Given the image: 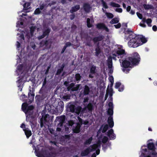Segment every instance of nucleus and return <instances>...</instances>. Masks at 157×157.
Returning a JSON list of instances; mask_svg holds the SVG:
<instances>
[{"label":"nucleus","mask_w":157,"mask_h":157,"mask_svg":"<svg viewBox=\"0 0 157 157\" xmlns=\"http://www.w3.org/2000/svg\"><path fill=\"white\" fill-rule=\"evenodd\" d=\"M94 21L93 20H90V18H88L87 19V25L88 27L90 28L92 26V24L94 22Z\"/></svg>","instance_id":"obj_20"},{"label":"nucleus","mask_w":157,"mask_h":157,"mask_svg":"<svg viewBox=\"0 0 157 157\" xmlns=\"http://www.w3.org/2000/svg\"><path fill=\"white\" fill-rule=\"evenodd\" d=\"M119 22L118 19L117 18H114L113 19L110 21V23L112 24H116Z\"/></svg>","instance_id":"obj_25"},{"label":"nucleus","mask_w":157,"mask_h":157,"mask_svg":"<svg viewBox=\"0 0 157 157\" xmlns=\"http://www.w3.org/2000/svg\"><path fill=\"white\" fill-rule=\"evenodd\" d=\"M44 6L43 4L40 6L39 9L40 10H42L44 8Z\"/></svg>","instance_id":"obj_60"},{"label":"nucleus","mask_w":157,"mask_h":157,"mask_svg":"<svg viewBox=\"0 0 157 157\" xmlns=\"http://www.w3.org/2000/svg\"><path fill=\"white\" fill-rule=\"evenodd\" d=\"M75 111L74 112L76 113L78 115L81 112V108L80 106H78L75 109Z\"/></svg>","instance_id":"obj_23"},{"label":"nucleus","mask_w":157,"mask_h":157,"mask_svg":"<svg viewBox=\"0 0 157 157\" xmlns=\"http://www.w3.org/2000/svg\"><path fill=\"white\" fill-rule=\"evenodd\" d=\"M144 6L145 9H151L152 7L151 6L149 5L144 4Z\"/></svg>","instance_id":"obj_42"},{"label":"nucleus","mask_w":157,"mask_h":157,"mask_svg":"<svg viewBox=\"0 0 157 157\" xmlns=\"http://www.w3.org/2000/svg\"><path fill=\"white\" fill-rule=\"evenodd\" d=\"M108 122L110 128L112 127L114 125V123L113 121V118L110 116L108 119Z\"/></svg>","instance_id":"obj_16"},{"label":"nucleus","mask_w":157,"mask_h":157,"mask_svg":"<svg viewBox=\"0 0 157 157\" xmlns=\"http://www.w3.org/2000/svg\"><path fill=\"white\" fill-rule=\"evenodd\" d=\"M109 126L108 124H106L104 125L103 127V129L102 131L103 133H104L107 131L108 128Z\"/></svg>","instance_id":"obj_33"},{"label":"nucleus","mask_w":157,"mask_h":157,"mask_svg":"<svg viewBox=\"0 0 157 157\" xmlns=\"http://www.w3.org/2000/svg\"><path fill=\"white\" fill-rule=\"evenodd\" d=\"M75 78L76 81H79L81 79V76L79 74H77L75 75Z\"/></svg>","instance_id":"obj_39"},{"label":"nucleus","mask_w":157,"mask_h":157,"mask_svg":"<svg viewBox=\"0 0 157 157\" xmlns=\"http://www.w3.org/2000/svg\"><path fill=\"white\" fill-rule=\"evenodd\" d=\"M80 86V85L78 84L76 86L77 88L76 89H71V90L72 91H77L79 89Z\"/></svg>","instance_id":"obj_46"},{"label":"nucleus","mask_w":157,"mask_h":157,"mask_svg":"<svg viewBox=\"0 0 157 157\" xmlns=\"http://www.w3.org/2000/svg\"><path fill=\"white\" fill-rule=\"evenodd\" d=\"M108 139L107 137L104 136L102 139V142L103 143H105L108 141Z\"/></svg>","instance_id":"obj_41"},{"label":"nucleus","mask_w":157,"mask_h":157,"mask_svg":"<svg viewBox=\"0 0 157 157\" xmlns=\"http://www.w3.org/2000/svg\"><path fill=\"white\" fill-rule=\"evenodd\" d=\"M151 22L152 20L150 18H148L146 20V22L149 26L151 27Z\"/></svg>","instance_id":"obj_38"},{"label":"nucleus","mask_w":157,"mask_h":157,"mask_svg":"<svg viewBox=\"0 0 157 157\" xmlns=\"http://www.w3.org/2000/svg\"><path fill=\"white\" fill-rule=\"evenodd\" d=\"M136 14L139 18L140 19H142V15L141 13L139 12H137Z\"/></svg>","instance_id":"obj_49"},{"label":"nucleus","mask_w":157,"mask_h":157,"mask_svg":"<svg viewBox=\"0 0 157 157\" xmlns=\"http://www.w3.org/2000/svg\"><path fill=\"white\" fill-rule=\"evenodd\" d=\"M152 29L154 31H156L157 29V28L156 26L154 25L152 27Z\"/></svg>","instance_id":"obj_62"},{"label":"nucleus","mask_w":157,"mask_h":157,"mask_svg":"<svg viewBox=\"0 0 157 157\" xmlns=\"http://www.w3.org/2000/svg\"><path fill=\"white\" fill-rule=\"evenodd\" d=\"M101 3L102 5L103 6L105 9H107L108 6L107 5L106 3L104 2V0H101Z\"/></svg>","instance_id":"obj_35"},{"label":"nucleus","mask_w":157,"mask_h":157,"mask_svg":"<svg viewBox=\"0 0 157 157\" xmlns=\"http://www.w3.org/2000/svg\"><path fill=\"white\" fill-rule=\"evenodd\" d=\"M107 135L110 138L114 139L115 138V136L113 133V129H111L107 132Z\"/></svg>","instance_id":"obj_12"},{"label":"nucleus","mask_w":157,"mask_h":157,"mask_svg":"<svg viewBox=\"0 0 157 157\" xmlns=\"http://www.w3.org/2000/svg\"><path fill=\"white\" fill-rule=\"evenodd\" d=\"M56 155L55 154H54L53 153H52L51 154V156H49L48 155H38V157H55L56 156Z\"/></svg>","instance_id":"obj_30"},{"label":"nucleus","mask_w":157,"mask_h":157,"mask_svg":"<svg viewBox=\"0 0 157 157\" xmlns=\"http://www.w3.org/2000/svg\"><path fill=\"white\" fill-rule=\"evenodd\" d=\"M113 108H109L108 110V113L110 115H112L113 114Z\"/></svg>","instance_id":"obj_40"},{"label":"nucleus","mask_w":157,"mask_h":157,"mask_svg":"<svg viewBox=\"0 0 157 157\" xmlns=\"http://www.w3.org/2000/svg\"><path fill=\"white\" fill-rule=\"evenodd\" d=\"M80 124H77L76 127H75L73 129L74 132L76 133H78L79 132H80Z\"/></svg>","instance_id":"obj_18"},{"label":"nucleus","mask_w":157,"mask_h":157,"mask_svg":"<svg viewBox=\"0 0 157 157\" xmlns=\"http://www.w3.org/2000/svg\"><path fill=\"white\" fill-rule=\"evenodd\" d=\"M104 38V36L101 35L94 37L93 39V41L94 43L102 40Z\"/></svg>","instance_id":"obj_15"},{"label":"nucleus","mask_w":157,"mask_h":157,"mask_svg":"<svg viewBox=\"0 0 157 157\" xmlns=\"http://www.w3.org/2000/svg\"><path fill=\"white\" fill-rule=\"evenodd\" d=\"M78 119L79 121V122L82 124H83L85 125H86L88 123V121H87V120H86L85 121H83V122H82V119L80 118L79 117H78Z\"/></svg>","instance_id":"obj_31"},{"label":"nucleus","mask_w":157,"mask_h":157,"mask_svg":"<svg viewBox=\"0 0 157 157\" xmlns=\"http://www.w3.org/2000/svg\"><path fill=\"white\" fill-rule=\"evenodd\" d=\"M115 11L119 13H121L122 11V10L121 8H118L116 9Z\"/></svg>","instance_id":"obj_51"},{"label":"nucleus","mask_w":157,"mask_h":157,"mask_svg":"<svg viewBox=\"0 0 157 157\" xmlns=\"http://www.w3.org/2000/svg\"><path fill=\"white\" fill-rule=\"evenodd\" d=\"M35 29V28L34 27H32L31 28H30V31L31 33H33V31H34V30Z\"/></svg>","instance_id":"obj_58"},{"label":"nucleus","mask_w":157,"mask_h":157,"mask_svg":"<svg viewBox=\"0 0 157 157\" xmlns=\"http://www.w3.org/2000/svg\"><path fill=\"white\" fill-rule=\"evenodd\" d=\"M88 98H85L84 99V102H86L88 101Z\"/></svg>","instance_id":"obj_64"},{"label":"nucleus","mask_w":157,"mask_h":157,"mask_svg":"<svg viewBox=\"0 0 157 157\" xmlns=\"http://www.w3.org/2000/svg\"><path fill=\"white\" fill-rule=\"evenodd\" d=\"M109 79L111 83L112 84H113V77L111 76L110 77V78H109Z\"/></svg>","instance_id":"obj_54"},{"label":"nucleus","mask_w":157,"mask_h":157,"mask_svg":"<svg viewBox=\"0 0 157 157\" xmlns=\"http://www.w3.org/2000/svg\"><path fill=\"white\" fill-rule=\"evenodd\" d=\"M121 85V83L120 82H118L116 83V85H115L116 88H118Z\"/></svg>","instance_id":"obj_55"},{"label":"nucleus","mask_w":157,"mask_h":157,"mask_svg":"<svg viewBox=\"0 0 157 157\" xmlns=\"http://www.w3.org/2000/svg\"><path fill=\"white\" fill-rule=\"evenodd\" d=\"M127 39H130L128 44L130 47L136 48L142 45L147 41L146 39L143 36H136L133 33L128 35V37L127 38Z\"/></svg>","instance_id":"obj_1"},{"label":"nucleus","mask_w":157,"mask_h":157,"mask_svg":"<svg viewBox=\"0 0 157 157\" xmlns=\"http://www.w3.org/2000/svg\"><path fill=\"white\" fill-rule=\"evenodd\" d=\"M65 118V116H62L56 117V120L59 122L58 125V127H62V126L63 124Z\"/></svg>","instance_id":"obj_8"},{"label":"nucleus","mask_w":157,"mask_h":157,"mask_svg":"<svg viewBox=\"0 0 157 157\" xmlns=\"http://www.w3.org/2000/svg\"><path fill=\"white\" fill-rule=\"evenodd\" d=\"M80 6L79 5H77L74 6L72 7L71 10H70V12L71 13H73L74 12H76L80 9Z\"/></svg>","instance_id":"obj_13"},{"label":"nucleus","mask_w":157,"mask_h":157,"mask_svg":"<svg viewBox=\"0 0 157 157\" xmlns=\"http://www.w3.org/2000/svg\"><path fill=\"white\" fill-rule=\"evenodd\" d=\"M93 109V105L90 103H89L87 106L84 107L82 110V112L83 113H87L91 112Z\"/></svg>","instance_id":"obj_7"},{"label":"nucleus","mask_w":157,"mask_h":157,"mask_svg":"<svg viewBox=\"0 0 157 157\" xmlns=\"http://www.w3.org/2000/svg\"><path fill=\"white\" fill-rule=\"evenodd\" d=\"M30 6V3H25L24 4L23 6L25 9H27L29 8Z\"/></svg>","instance_id":"obj_37"},{"label":"nucleus","mask_w":157,"mask_h":157,"mask_svg":"<svg viewBox=\"0 0 157 157\" xmlns=\"http://www.w3.org/2000/svg\"><path fill=\"white\" fill-rule=\"evenodd\" d=\"M148 147L149 149L153 150L154 148V144L152 143H149L148 145Z\"/></svg>","instance_id":"obj_28"},{"label":"nucleus","mask_w":157,"mask_h":157,"mask_svg":"<svg viewBox=\"0 0 157 157\" xmlns=\"http://www.w3.org/2000/svg\"><path fill=\"white\" fill-rule=\"evenodd\" d=\"M51 118L49 115L48 114H44L42 115V117L40 119V126L43 127V124L45 122H49Z\"/></svg>","instance_id":"obj_6"},{"label":"nucleus","mask_w":157,"mask_h":157,"mask_svg":"<svg viewBox=\"0 0 157 157\" xmlns=\"http://www.w3.org/2000/svg\"><path fill=\"white\" fill-rule=\"evenodd\" d=\"M114 26L116 28L118 29V28H119L121 27V23H119L118 24H117V25H114Z\"/></svg>","instance_id":"obj_48"},{"label":"nucleus","mask_w":157,"mask_h":157,"mask_svg":"<svg viewBox=\"0 0 157 157\" xmlns=\"http://www.w3.org/2000/svg\"><path fill=\"white\" fill-rule=\"evenodd\" d=\"M107 91V93H108V95L109 94V95L110 96V98H111V99H112V97L113 95V92H112V90H109L108 91Z\"/></svg>","instance_id":"obj_43"},{"label":"nucleus","mask_w":157,"mask_h":157,"mask_svg":"<svg viewBox=\"0 0 157 157\" xmlns=\"http://www.w3.org/2000/svg\"><path fill=\"white\" fill-rule=\"evenodd\" d=\"M103 29L105 30V31L107 32H109V30L108 28L106 27L105 25H104Z\"/></svg>","instance_id":"obj_56"},{"label":"nucleus","mask_w":157,"mask_h":157,"mask_svg":"<svg viewBox=\"0 0 157 157\" xmlns=\"http://www.w3.org/2000/svg\"><path fill=\"white\" fill-rule=\"evenodd\" d=\"M63 99L65 100H67L68 99H70V96L68 95L63 96Z\"/></svg>","instance_id":"obj_45"},{"label":"nucleus","mask_w":157,"mask_h":157,"mask_svg":"<svg viewBox=\"0 0 157 157\" xmlns=\"http://www.w3.org/2000/svg\"><path fill=\"white\" fill-rule=\"evenodd\" d=\"M71 43L70 42H67L66 44H65V47H68V46H71Z\"/></svg>","instance_id":"obj_52"},{"label":"nucleus","mask_w":157,"mask_h":157,"mask_svg":"<svg viewBox=\"0 0 157 157\" xmlns=\"http://www.w3.org/2000/svg\"><path fill=\"white\" fill-rule=\"evenodd\" d=\"M96 66L94 65H93L91 66L90 70V74L89 75V77L90 78H93L94 77V76L93 75L94 74L96 73Z\"/></svg>","instance_id":"obj_10"},{"label":"nucleus","mask_w":157,"mask_h":157,"mask_svg":"<svg viewBox=\"0 0 157 157\" xmlns=\"http://www.w3.org/2000/svg\"><path fill=\"white\" fill-rule=\"evenodd\" d=\"M95 55L97 56H98L99 54L101 52V50L99 48V45H98L96 48L95 49Z\"/></svg>","instance_id":"obj_26"},{"label":"nucleus","mask_w":157,"mask_h":157,"mask_svg":"<svg viewBox=\"0 0 157 157\" xmlns=\"http://www.w3.org/2000/svg\"><path fill=\"white\" fill-rule=\"evenodd\" d=\"M21 127L23 128V129H26L25 128V125L23 123L21 124Z\"/></svg>","instance_id":"obj_63"},{"label":"nucleus","mask_w":157,"mask_h":157,"mask_svg":"<svg viewBox=\"0 0 157 157\" xmlns=\"http://www.w3.org/2000/svg\"><path fill=\"white\" fill-rule=\"evenodd\" d=\"M64 107V104L62 102H59L57 107V110L58 111H62L63 110Z\"/></svg>","instance_id":"obj_14"},{"label":"nucleus","mask_w":157,"mask_h":157,"mask_svg":"<svg viewBox=\"0 0 157 157\" xmlns=\"http://www.w3.org/2000/svg\"><path fill=\"white\" fill-rule=\"evenodd\" d=\"M74 84L73 83H71L70 84V86H68L67 88V89L68 91H69L71 88L73 86Z\"/></svg>","instance_id":"obj_50"},{"label":"nucleus","mask_w":157,"mask_h":157,"mask_svg":"<svg viewBox=\"0 0 157 157\" xmlns=\"http://www.w3.org/2000/svg\"><path fill=\"white\" fill-rule=\"evenodd\" d=\"M25 135L27 138H29L32 135L31 132L29 129L26 128L24 129Z\"/></svg>","instance_id":"obj_19"},{"label":"nucleus","mask_w":157,"mask_h":157,"mask_svg":"<svg viewBox=\"0 0 157 157\" xmlns=\"http://www.w3.org/2000/svg\"><path fill=\"white\" fill-rule=\"evenodd\" d=\"M46 36L44 35V34H43V35H42L41 36H39L38 37V38L39 40L41 39L44 37H45Z\"/></svg>","instance_id":"obj_53"},{"label":"nucleus","mask_w":157,"mask_h":157,"mask_svg":"<svg viewBox=\"0 0 157 157\" xmlns=\"http://www.w3.org/2000/svg\"><path fill=\"white\" fill-rule=\"evenodd\" d=\"M90 92V88L89 86L87 85L84 86L83 93L84 95H88Z\"/></svg>","instance_id":"obj_17"},{"label":"nucleus","mask_w":157,"mask_h":157,"mask_svg":"<svg viewBox=\"0 0 157 157\" xmlns=\"http://www.w3.org/2000/svg\"><path fill=\"white\" fill-rule=\"evenodd\" d=\"M40 9L39 8H37L34 12V13L35 14H38L40 13Z\"/></svg>","instance_id":"obj_44"},{"label":"nucleus","mask_w":157,"mask_h":157,"mask_svg":"<svg viewBox=\"0 0 157 157\" xmlns=\"http://www.w3.org/2000/svg\"><path fill=\"white\" fill-rule=\"evenodd\" d=\"M41 46H44V45H45L46 47H47L48 46V42L47 40L42 41L40 43Z\"/></svg>","instance_id":"obj_27"},{"label":"nucleus","mask_w":157,"mask_h":157,"mask_svg":"<svg viewBox=\"0 0 157 157\" xmlns=\"http://www.w3.org/2000/svg\"><path fill=\"white\" fill-rule=\"evenodd\" d=\"M50 143H51L52 145H54L56 146H57V143H56L55 141H50Z\"/></svg>","instance_id":"obj_59"},{"label":"nucleus","mask_w":157,"mask_h":157,"mask_svg":"<svg viewBox=\"0 0 157 157\" xmlns=\"http://www.w3.org/2000/svg\"><path fill=\"white\" fill-rule=\"evenodd\" d=\"M22 109L26 115H30L32 114L33 113V110L34 109V107L32 105L28 106L27 104L24 103L22 105Z\"/></svg>","instance_id":"obj_4"},{"label":"nucleus","mask_w":157,"mask_h":157,"mask_svg":"<svg viewBox=\"0 0 157 157\" xmlns=\"http://www.w3.org/2000/svg\"><path fill=\"white\" fill-rule=\"evenodd\" d=\"M50 32V29L48 28H46L43 31V34L46 36H48Z\"/></svg>","instance_id":"obj_21"},{"label":"nucleus","mask_w":157,"mask_h":157,"mask_svg":"<svg viewBox=\"0 0 157 157\" xmlns=\"http://www.w3.org/2000/svg\"><path fill=\"white\" fill-rule=\"evenodd\" d=\"M100 146L101 144L100 142H98L97 144H94L82 151L81 154V155L82 156L87 155L90 152L95 151L98 147H100Z\"/></svg>","instance_id":"obj_3"},{"label":"nucleus","mask_w":157,"mask_h":157,"mask_svg":"<svg viewBox=\"0 0 157 157\" xmlns=\"http://www.w3.org/2000/svg\"><path fill=\"white\" fill-rule=\"evenodd\" d=\"M83 8L85 11L87 13H89L92 9L90 5L88 3H84L83 6Z\"/></svg>","instance_id":"obj_9"},{"label":"nucleus","mask_w":157,"mask_h":157,"mask_svg":"<svg viewBox=\"0 0 157 157\" xmlns=\"http://www.w3.org/2000/svg\"><path fill=\"white\" fill-rule=\"evenodd\" d=\"M70 111L72 113H74L75 111V106L73 105H70L69 106Z\"/></svg>","instance_id":"obj_24"},{"label":"nucleus","mask_w":157,"mask_h":157,"mask_svg":"<svg viewBox=\"0 0 157 157\" xmlns=\"http://www.w3.org/2000/svg\"><path fill=\"white\" fill-rule=\"evenodd\" d=\"M80 86V85L78 84L76 86L77 88L76 89H71V90L72 91H77L79 89Z\"/></svg>","instance_id":"obj_47"},{"label":"nucleus","mask_w":157,"mask_h":157,"mask_svg":"<svg viewBox=\"0 0 157 157\" xmlns=\"http://www.w3.org/2000/svg\"><path fill=\"white\" fill-rule=\"evenodd\" d=\"M105 14L107 17L109 18H112L113 17V14L111 13L106 12Z\"/></svg>","instance_id":"obj_32"},{"label":"nucleus","mask_w":157,"mask_h":157,"mask_svg":"<svg viewBox=\"0 0 157 157\" xmlns=\"http://www.w3.org/2000/svg\"><path fill=\"white\" fill-rule=\"evenodd\" d=\"M131 63L130 61H128L126 60H124L122 62L121 66L124 68H128L130 66Z\"/></svg>","instance_id":"obj_11"},{"label":"nucleus","mask_w":157,"mask_h":157,"mask_svg":"<svg viewBox=\"0 0 157 157\" xmlns=\"http://www.w3.org/2000/svg\"><path fill=\"white\" fill-rule=\"evenodd\" d=\"M125 55V51L124 49H119L117 51L116 54H113V56L109 57L107 60V65L109 68L112 67V58L115 59V57H118V58H122Z\"/></svg>","instance_id":"obj_2"},{"label":"nucleus","mask_w":157,"mask_h":157,"mask_svg":"<svg viewBox=\"0 0 157 157\" xmlns=\"http://www.w3.org/2000/svg\"><path fill=\"white\" fill-rule=\"evenodd\" d=\"M110 4L111 6L113 7H120V5L113 2H111Z\"/></svg>","instance_id":"obj_29"},{"label":"nucleus","mask_w":157,"mask_h":157,"mask_svg":"<svg viewBox=\"0 0 157 157\" xmlns=\"http://www.w3.org/2000/svg\"><path fill=\"white\" fill-rule=\"evenodd\" d=\"M64 67V66H63L61 67L57 71L56 75H59L61 72L63 71Z\"/></svg>","instance_id":"obj_34"},{"label":"nucleus","mask_w":157,"mask_h":157,"mask_svg":"<svg viewBox=\"0 0 157 157\" xmlns=\"http://www.w3.org/2000/svg\"><path fill=\"white\" fill-rule=\"evenodd\" d=\"M134 57H130L129 58V60L132 64H136L139 61L140 57L138 54L135 52L133 54Z\"/></svg>","instance_id":"obj_5"},{"label":"nucleus","mask_w":157,"mask_h":157,"mask_svg":"<svg viewBox=\"0 0 157 157\" xmlns=\"http://www.w3.org/2000/svg\"><path fill=\"white\" fill-rule=\"evenodd\" d=\"M113 104L111 102H109V108H113Z\"/></svg>","instance_id":"obj_57"},{"label":"nucleus","mask_w":157,"mask_h":157,"mask_svg":"<svg viewBox=\"0 0 157 157\" xmlns=\"http://www.w3.org/2000/svg\"><path fill=\"white\" fill-rule=\"evenodd\" d=\"M92 140V137H90L88 139L86 140V141L84 143L85 145H89L90 144Z\"/></svg>","instance_id":"obj_22"},{"label":"nucleus","mask_w":157,"mask_h":157,"mask_svg":"<svg viewBox=\"0 0 157 157\" xmlns=\"http://www.w3.org/2000/svg\"><path fill=\"white\" fill-rule=\"evenodd\" d=\"M66 48H67L66 47H65V46H64V47H63V48L62 49V50L61 52V53H63L64 52Z\"/></svg>","instance_id":"obj_61"},{"label":"nucleus","mask_w":157,"mask_h":157,"mask_svg":"<svg viewBox=\"0 0 157 157\" xmlns=\"http://www.w3.org/2000/svg\"><path fill=\"white\" fill-rule=\"evenodd\" d=\"M105 25L103 24H98L97 25V27L99 29H103Z\"/></svg>","instance_id":"obj_36"}]
</instances>
